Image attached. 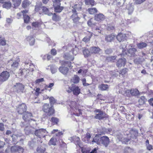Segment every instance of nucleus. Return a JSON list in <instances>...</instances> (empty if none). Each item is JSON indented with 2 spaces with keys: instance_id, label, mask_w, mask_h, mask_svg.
Instances as JSON below:
<instances>
[{
  "instance_id": "32",
  "label": "nucleus",
  "mask_w": 153,
  "mask_h": 153,
  "mask_svg": "<svg viewBox=\"0 0 153 153\" xmlns=\"http://www.w3.org/2000/svg\"><path fill=\"white\" fill-rule=\"evenodd\" d=\"M107 85L102 84L99 85L98 86L99 89L101 91H105L108 88Z\"/></svg>"
},
{
  "instance_id": "43",
  "label": "nucleus",
  "mask_w": 153,
  "mask_h": 153,
  "mask_svg": "<svg viewBox=\"0 0 153 153\" xmlns=\"http://www.w3.org/2000/svg\"><path fill=\"white\" fill-rule=\"evenodd\" d=\"M83 53L85 57H88L90 55L91 53L90 51H89L88 49H85L83 50Z\"/></svg>"
},
{
  "instance_id": "25",
  "label": "nucleus",
  "mask_w": 153,
  "mask_h": 153,
  "mask_svg": "<svg viewBox=\"0 0 153 153\" xmlns=\"http://www.w3.org/2000/svg\"><path fill=\"white\" fill-rule=\"evenodd\" d=\"M115 37V36L113 34L106 35L105 36V40L107 42H110L114 39Z\"/></svg>"
},
{
  "instance_id": "47",
  "label": "nucleus",
  "mask_w": 153,
  "mask_h": 153,
  "mask_svg": "<svg viewBox=\"0 0 153 153\" xmlns=\"http://www.w3.org/2000/svg\"><path fill=\"white\" fill-rule=\"evenodd\" d=\"M45 150V149L42 146L38 147L37 149V151L39 153H44Z\"/></svg>"
},
{
  "instance_id": "12",
  "label": "nucleus",
  "mask_w": 153,
  "mask_h": 153,
  "mask_svg": "<svg viewBox=\"0 0 153 153\" xmlns=\"http://www.w3.org/2000/svg\"><path fill=\"white\" fill-rule=\"evenodd\" d=\"M76 103L75 102L72 101L70 102V108L72 109H74H74L76 110L77 111L78 110V111L79 112V113H74V115H75L76 116H79L82 114L81 111L80 109H78V110L76 109Z\"/></svg>"
},
{
  "instance_id": "8",
  "label": "nucleus",
  "mask_w": 153,
  "mask_h": 153,
  "mask_svg": "<svg viewBox=\"0 0 153 153\" xmlns=\"http://www.w3.org/2000/svg\"><path fill=\"white\" fill-rule=\"evenodd\" d=\"M125 92L124 94L125 96H128L130 94L133 96H136L139 94V91L137 89L127 90H125Z\"/></svg>"
},
{
  "instance_id": "26",
  "label": "nucleus",
  "mask_w": 153,
  "mask_h": 153,
  "mask_svg": "<svg viewBox=\"0 0 153 153\" xmlns=\"http://www.w3.org/2000/svg\"><path fill=\"white\" fill-rule=\"evenodd\" d=\"M100 48L98 47H92L90 48V52L91 53H96L99 52Z\"/></svg>"
},
{
  "instance_id": "7",
  "label": "nucleus",
  "mask_w": 153,
  "mask_h": 153,
  "mask_svg": "<svg viewBox=\"0 0 153 153\" xmlns=\"http://www.w3.org/2000/svg\"><path fill=\"white\" fill-rule=\"evenodd\" d=\"M10 76L9 72L7 71H4L0 74V81H5L8 79Z\"/></svg>"
},
{
  "instance_id": "56",
  "label": "nucleus",
  "mask_w": 153,
  "mask_h": 153,
  "mask_svg": "<svg viewBox=\"0 0 153 153\" xmlns=\"http://www.w3.org/2000/svg\"><path fill=\"white\" fill-rule=\"evenodd\" d=\"M44 81V78H42L37 79L35 82L36 84H39L40 83L43 82Z\"/></svg>"
},
{
  "instance_id": "63",
  "label": "nucleus",
  "mask_w": 153,
  "mask_h": 153,
  "mask_svg": "<svg viewBox=\"0 0 153 153\" xmlns=\"http://www.w3.org/2000/svg\"><path fill=\"white\" fill-rule=\"evenodd\" d=\"M130 133L131 134H134V137H136L137 135L138 134L137 132V131H133V130H132L131 131Z\"/></svg>"
},
{
  "instance_id": "6",
  "label": "nucleus",
  "mask_w": 153,
  "mask_h": 153,
  "mask_svg": "<svg viewBox=\"0 0 153 153\" xmlns=\"http://www.w3.org/2000/svg\"><path fill=\"white\" fill-rule=\"evenodd\" d=\"M95 112L98 113L96 114L94 117L96 119L101 120L108 117V116L107 114L100 109H97L95 111Z\"/></svg>"
},
{
  "instance_id": "53",
  "label": "nucleus",
  "mask_w": 153,
  "mask_h": 153,
  "mask_svg": "<svg viewBox=\"0 0 153 153\" xmlns=\"http://www.w3.org/2000/svg\"><path fill=\"white\" fill-rule=\"evenodd\" d=\"M6 43V41L4 39L0 38V45L4 46Z\"/></svg>"
},
{
  "instance_id": "2",
  "label": "nucleus",
  "mask_w": 153,
  "mask_h": 153,
  "mask_svg": "<svg viewBox=\"0 0 153 153\" xmlns=\"http://www.w3.org/2000/svg\"><path fill=\"white\" fill-rule=\"evenodd\" d=\"M82 3L80 2V3L75 4L72 7L73 8L72 10L73 14L71 15V18L75 23L77 24L80 19L76 13V10H81L82 9Z\"/></svg>"
},
{
  "instance_id": "1",
  "label": "nucleus",
  "mask_w": 153,
  "mask_h": 153,
  "mask_svg": "<svg viewBox=\"0 0 153 153\" xmlns=\"http://www.w3.org/2000/svg\"><path fill=\"white\" fill-rule=\"evenodd\" d=\"M25 130L27 133H34L37 137L40 138L44 137L47 135L48 133L45 129L40 128L36 129L31 126H25Z\"/></svg>"
},
{
  "instance_id": "21",
  "label": "nucleus",
  "mask_w": 153,
  "mask_h": 153,
  "mask_svg": "<svg viewBox=\"0 0 153 153\" xmlns=\"http://www.w3.org/2000/svg\"><path fill=\"white\" fill-rule=\"evenodd\" d=\"M101 137L99 135H96L93 138L92 142L95 143L97 144H100L101 143Z\"/></svg>"
},
{
  "instance_id": "37",
  "label": "nucleus",
  "mask_w": 153,
  "mask_h": 153,
  "mask_svg": "<svg viewBox=\"0 0 153 153\" xmlns=\"http://www.w3.org/2000/svg\"><path fill=\"white\" fill-rule=\"evenodd\" d=\"M88 11L91 14H93L97 12V10L95 8L91 7L89 8L88 10Z\"/></svg>"
},
{
  "instance_id": "11",
  "label": "nucleus",
  "mask_w": 153,
  "mask_h": 153,
  "mask_svg": "<svg viewBox=\"0 0 153 153\" xmlns=\"http://www.w3.org/2000/svg\"><path fill=\"white\" fill-rule=\"evenodd\" d=\"M32 116V114L31 113L29 112H26L25 114L23 115V119L25 120V122H22L21 126L22 127L25 126V124L27 121H29V118Z\"/></svg>"
},
{
  "instance_id": "10",
  "label": "nucleus",
  "mask_w": 153,
  "mask_h": 153,
  "mask_svg": "<svg viewBox=\"0 0 153 153\" xmlns=\"http://www.w3.org/2000/svg\"><path fill=\"white\" fill-rule=\"evenodd\" d=\"M23 150L24 149L22 147L18 146H13L10 148V151L12 153L22 152Z\"/></svg>"
},
{
  "instance_id": "58",
  "label": "nucleus",
  "mask_w": 153,
  "mask_h": 153,
  "mask_svg": "<svg viewBox=\"0 0 153 153\" xmlns=\"http://www.w3.org/2000/svg\"><path fill=\"white\" fill-rule=\"evenodd\" d=\"M83 85L84 86H87L89 85V84L86 83V80L85 78H83L82 79Z\"/></svg>"
},
{
  "instance_id": "46",
  "label": "nucleus",
  "mask_w": 153,
  "mask_h": 153,
  "mask_svg": "<svg viewBox=\"0 0 153 153\" xmlns=\"http://www.w3.org/2000/svg\"><path fill=\"white\" fill-rule=\"evenodd\" d=\"M117 58L116 56H108L107 57L106 60L108 62H114V60H115Z\"/></svg>"
},
{
  "instance_id": "50",
  "label": "nucleus",
  "mask_w": 153,
  "mask_h": 153,
  "mask_svg": "<svg viewBox=\"0 0 153 153\" xmlns=\"http://www.w3.org/2000/svg\"><path fill=\"white\" fill-rule=\"evenodd\" d=\"M49 100L51 105H52L53 104L56 102V100L52 97H50L49 99Z\"/></svg>"
},
{
  "instance_id": "28",
  "label": "nucleus",
  "mask_w": 153,
  "mask_h": 153,
  "mask_svg": "<svg viewBox=\"0 0 153 153\" xmlns=\"http://www.w3.org/2000/svg\"><path fill=\"white\" fill-rule=\"evenodd\" d=\"M27 40L29 42L30 45H34L35 42L34 38L31 36H29L27 38Z\"/></svg>"
},
{
  "instance_id": "39",
  "label": "nucleus",
  "mask_w": 153,
  "mask_h": 153,
  "mask_svg": "<svg viewBox=\"0 0 153 153\" xmlns=\"http://www.w3.org/2000/svg\"><path fill=\"white\" fill-rule=\"evenodd\" d=\"M52 19L55 21H58L60 20V18L59 16L56 15L55 13L52 14Z\"/></svg>"
},
{
  "instance_id": "19",
  "label": "nucleus",
  "mask_w": 153,
  "mask_h": 153,
  "mask_svg": "<svg viewBox=\"0 0 153 153\" xmlns=\"http://www.w3.org/2000/svg\"><path fill=\"white\" fill-rule=\"evenodd\" d=\"M72 91L74 94L76 95H78L80 93V89L77 86L72 87Z\"/></svg>"
},
{
  "instance_id": "31",
  "label": "nucleus",
  "mask_w": 153,
  "mask_h": 153,
  "mask_svg": "<svg viewBox=\"0 0 153 153\" xmlns=\"http://www.w3.org/2000/svg\"><path fill=\"white\" fill-rule=\"evenodd\" d=\"M137 48L139 49H142L145 48L147 46V44L144 42H141L137 44Z\"/></svg>"
},
{
  "instance_id": "20",
  "label": "nucleus",
  "mask_w": 153,
  "mask_h": 153,
  "mask_svg": "<svg viewBox=\"0 0 153 153\" xmlns=\"http://www.w3.org/2000/svg\"><path fill=\"white\" fill-rule=\"evenodd\" d=\"M62 66L60 67L59 69V71L64 75H66L67 74L69 69L67 67H64Z\"/></svg>"
},
{
  "instance_id": "62",
  "label": "nucleus",
  "mask_w": 153,
  "mask_h": 153,
  "mask_svg": "<svg viewBox=\"0 0 153 153\" xmlns=\"http://www.w3.org/2000/svg\"><path fill=\"white\" fill-rule=\"evenodd\" d=\"M105 53L106 54H110L112 52V50L110 48L107 49L105 50Z\"/></svg>"
},
{
  "instance_id": "24",
  "label": "nucleus",
  "mask_w": 153,
  "mask_h": 153,
  "mask_svg": "<svg viewBox=\"0 0 153 153\" xmlns=\"http://www.w3.org/2000/svg\"><path fill=\"white\" fill-rule=\"evenodd\" d=\"M79 81V76L76 75H74L71 79V82L75 84L78 83Z\"/></svg>"
},
{
  "instance_id": "55",
  "label": "nucleus",
  "mask_w": 153,
  "mask_h": 153,
  "mask_svg": "<svg viewBox=\"0 0 153 153\" xmlns=\"http://www.w3.org/2000/svg\"><path fill=\"white\" fill-rule=\"evenodd\" d=\"M44 91V89L41 90L39 88H37L36 90L35 94L38 95L39 93H41Z\"/></svg>"
},
{
  "instance_id": "17",
  "label": "nucleus",
  "mask_w": 153,
  "mask_h": 153,
  "mask_svg": "<svg viewBox=\"0 0 153 153\" xmlns=\"http://www.w3.org/2000/svg\"><path fill=\"white\" fill-rule=\"evenodd\" d=\"M70 139L71 142H74L76 145H78L79 147L81 148V147L79 145L80 140L79 137L76 136H74L71 137Z\"/></svg>"
},
{
  "instance_id": "44",
  "label": "nucleus",
  "mask_w": 153,
  "mask_h": 153,
  "mask_svg": "<svg viewBox=\"0 0 153 153\" xmlns=\"http://www.w3.org/2000/svg\"><path fill=\"white\" fill-rule=\"evenodd\" d=\"M133 149L129 147H126L124 150V153H132L133 152Z\"/></svg>"
},
{
  "instance_id": "59",
  "label": "nucleus",
  "mask_w": 153,
  "mask_h": 153,
  "mask_svg": "<svg viewBox=\"0 0 153 153\" xmlns=\"http://www.w3.org/2000/svg\"><path fill=\"white\" fill-rule=\"evenodd\" d=\"M41 8V4H39V5H37L35 6V10L36 12H38L40 10Z\"/></svg>"
},
{
  "instance_id": "18",
  "label": "nucleus",
  "mask_w": 153,
  "mask_h": 153,
  "mask_svg": "<svg viewBox=\"0 0 153 153\" xmlns=\"http://www.w3.org/2000/svg\"><path fill=\"white\" fill-rule=\"evenodd\" d=\"M22 13L23 14L24 16V20L25 22L27 23L29 20L30 18L29 16L26 14L28 13V11L26 10L22 11Z\"/></svg>"
},
{
  "instance_id": "33",
  "label": "nucleus",
  "mask_w": 153,
  "mask_h": 153,
  "mask_svg": "<svg viewBox=\"0 0 153 153\" xmlns=\"http://www.w3.org/2000/svg\"><path fill=\"white\" fill-rule=\"evenodd\" d=\"M13 5L14 7H16L19 6L21 2V0H12Z\"/></svg>"
},
{
  "instance_id": "42",
  "label": "nucleus",
  "mask_w": 153,
  "mask_h": 153,
  "mask_svg": "<svg viewBox=\"0 0 153 153\" xmlns=\"http://www.w3.org/2000/svg\"><path fill=\"white\" fill-rule=\"evenodd\" d=\"M20 61L19 58H18L16 61L13 62V64L11 65L12 67L14 68H16L19 65V62Z\"/></svg>"
},
{
  "instance_id": "9",
  "label": "nucleus",
  "mask_w": 153,
  "mask_h": 153,
  "mask_svg": "<svg viewBox=\"0 0 153 153\" xmlns=\"http://www.w3.org/2000/svg\"><path fill=\"white\" fill-rule=\"evenodd\" d=\"M27 109V107L25 104L23 103L20 104L17 108L18 112L20 114L25 112Z\"/></svg>"
},
{
  "instance_id": "52",
  "label": "nucleus",
  "mask_w": 153,
  "mask_h": 153,
  "mask_svg": "<svg viewBox=\"0 0 153 153\" xmlns=\"http://www.w3.org/2000/svg\"><path fill=\"white\" fill-rule=\"evenodd\" d=\"M91 137V136L90 134L89 133H87L85 137V141H88L90 139Z\"/></svg>"
},
{
  "instance_id": "45",
  "label": "nucleus",
  "mask_w": 153,
  "mask_h": 153,
  "mask_svg": "<svg viewBox=\"0 0 153 153\" xmlns=\"http://www.w3.org/2000/svg\"><path fill=\"white\" fill-rule=\"evenodd\" d=\"M11 6V3L10 2H5L3 5V7L4 8H5L6 9H8L10 8Z\"/></svg>"
},
{
  "instance_id": "64",
  "label": "nucleus",
  "mask_w": 153,
  "mask_h": 153,
  "mask_svg": "<svg viewBox=\"0 0 153 153\" xmlns=\"http://www.w3.org/2000/svg\"><path fill=\"white\" fill-rule=\"evenodd\" d=\"M149 102L151 105L153 106V98H151L149 100Z\"/></svg>"
},
{
  "instance_id": "16",
  "label": "nucleus",
  "mask_w": 153,
  "mask_h": 153,
  "mask_svg": "<svg viewBox=\"0 0 153 153\" xmlns=\"http://www.w3.org/2000/svg\"><path fill=\"white\" fill-rule=\"evenodd\" d=\"M101 143L106 146L109 144L110 140L108 137L106 136H103L101 137Z\"/></svg>"
},
{
  "instance_id": "29",
  "label": "nucleus",
  "mask_w": 153,
  "mask_h": 153,
  "mask_svg": "<svg viewBox=\"0 0 153 153\" xmlns=\"http://www.w3.org/2000/svg\"><path fill=\"white\" fill-rule=\"evenodd\" d=\"M136 51L137 50L135 48H130L128 50V56H134Z\"/></svg>"
},
{
  "instance_id": "41",
  "label": "nucleus",
  "mask_w": 153,
  "mask_h": 153,
  "mask_svg": "<svg viewBox=\"0 0 153 153\" xmlns=\"http://www.w3.org/2000/svg\"><path fill=\"white\" fill-rule=\"evenodd\" d=\"M126 0H113V2L115 1L117 2V5L118 6H122L124 4Z\"/></svg>"
},
{
  "instance_id": "13",
  "label": "nucleus",
  "mask_w": 153,
  "mask_h": 153,
  "mask_svg": "<svg viewBox=\"0 0 153 153\" xmlns=\"http://www.w3.org/2000/svg\"><path fill=\"white\" fill-rule=\"evenodd\" d=\"M16 90L18 93L22 92L24 89L25 86L20 83H17L14 85Z\"/></svg>"
},
{
  "instance_id": "54",
  "label": "nucleus",
  "mask_w": 153,
  "mask_h": 153,
  "mask_svg": "<svg viewBox=\"0 0 153 153\" xmlns=\"http://www.w3.org/2000/svg\"><path fill=\"white\" fill-rule=\"evenodd\" d=\"M51 72L52 74L56 73L57 71V68L54 66H52L51 68Z\"/></svg>"
},
{
  "instance_id": "14",
  "label": "nucleus",
  "mask_w": 153,
  "mask_h": 153,
  "mask_svg": "<svg viewBox=\"0 0 153 153\" xmlns=\"http://www.w3.org/2000/svg\"><path fill=\"white\" fill-rule=\"evenodd\" d=\"M126 60L125 59H120L117 62V66L118 67H121L122 66H124L126 62Z\"/></svg>"
},
{
  "instance_id": "27",
  "label": "nucleus",
  "mask_w": 153,
  "mask_h": 153,
  "mask_svg": "<svg viewBox=\"0 0 153 153\" xmlns=\"http://www.w3.org/2000/svg\"><path fill=\"white\" fill-rule=\"evenodd\" d=\"M104 18V15L101 13L96 15L95 17V20L97 21L103 20Z\"/></svg>"
},
{
  "instance_id": "36",
  "label": "nucleus",
  "mask_w": 153,
  "mask_h": 153,
  "mask_svg": "<svg viewBox=\"0 0 153 153\" xmlns=\"http://www.w3.org/2000/svg\"><path fill=\"white\" fill-rule=\"evenodd\" d=\"M85 3L86 5L93 6L94 5L95 1L94 0H85Z\"/></svg>"
},
{
  "instance_id": "49",
  "label": "nucleus",
  "mask_w": 153,
  "mask_h": 153,
  "mask_svg": "<svg viewBox=\"0 0 153 153\" xmlns=\"http://www.w3.org/2000/svg\"><path fill=\"white\" fill-rule=\"evenodd\" d=\"M51 120V121L53 124V125L57 124L59 121V120L58 119L55 117H52Z\"/></svg>"
},
{
  "instance_id": "34",
  "label": "nucleus",
  "mask_w": 153,
  "mask_h": 153,
  "mask_svg": "<svg viewBox=\"0 0 153 153\" xmlns=\"http://www.w3.org/2000/svg\"><path fill=\"white\" fill-rule=\"evenodd\" d=\"M43 12L44 14L48 15V16H51L52 14V13H49L48 9L46 7H43L42 8Z\"/></svg>"
},
{
  "instance_id": "23",
  "label": "nucleus",
  "mask_w": 153,
  "mask_h": 153,
  "mask_svg": "<svg viewBox=\"0 0 153 153\" xmlns=\"http://www.w3.org/2000/svg\"><path fill=\"white\" fill-rule=\"evenodd\" d=\"M25 68L28 70H30V69L29 68H32L33 66V65L32 64V63L30 61V60L26 61L25 62Z\"/></svg>"
},
{
  "instance_id": "57",
  "label": "nucleus",
  "mask_w": 153,
  "mask_h": 153,
  "mask_svg": "<svg viewBox=\"0 0 153 153\" xmlns=\"http://www.w3.org/2000/svg\"><path fill=\"white\" fill-rule=\"evenodd\" d=\"M127 69L126 68L123 69L122 70L120 71L119 72L120 74L124 75L126 73Z\"/></svg>"
},
{
  "instance_id": "3",
  "label": "nucleus",
  "mask_w": 153,
  "mask_h": 153,
  "mask_svg": "<svg viewBox=\"0 0 153 153\" xmlns=\"http://www.w3.org/2000/svg\"><path fill=\"white\" fill-rule=\"evenodd\" d=\"M78 49L75 46V48L69 52L67 53L64 56V58L73 61L74 59V56L78 53Z\"/></svg>"
},
{
  "instance_id": "51",
  "label": "nucleus",
  "mask_w": 153,
  "mask_h": 153,
  "mask_svg": "<svg viewBox=\"0 0 153 153\" xmlns=\"http://www.w3.org/2000/svg\"><path fill=\"white\" fill-rule=\"evenodd\" d=\"M40 25V23L38 22H33L32 23V26L33 27L36 28L37 27Z\"/></svg>"
},
{
  "instance_id": "35",
  "label": "nucleus",
  "mask_w": 153,
  "mask_h": 153,
  "mask_svg": "<svg viewBox=\"0 0 153 153\" xmlns=\"http://www.w3.org/2000/svg\"><path fill=\"white\" fill-rule=\"evenodd\" d=\"M93 33H89V34L88 36L85 37L82 39L83 41L85 42H89L90 39L92 36Z\"/></svg>"
},
{
  "instance_id": "61",
  "label": "nucleus",
  "mask_w": 153,
  "mask_h": 153,
  "mask_svg": "<svg viewBox=\"0 0 153 153\" xmlns=\"http://www.w3.org/2000/svg\"><path fill=\"white\" fill-rule=\"evenodd\" d=\"M66 90L68 93H71L72 91V87L70 88L68 86H67L66 88Z\"/></svg>"
},
{
  "instance_id": "48",
  "label": "nucleus",
  "mask_w": 153,
  "mask_h": 153,
  "mask_svg": "<svg viewBox=\"0 0 153 153\" xmlns=\"http://www.w3.org/2000/svg\"><path fill=\"white\" fill-rule=\"evenodd\" d=\"M56 140L55 139L52 138L50 140L48 144L50 145H56Z\"/></svg>"
},
{
  "instance_id": "4",
  "label": "nucleus",
  "mask_w": 153,
  "mask_h": 153,
  "mask_svg": "<svg viewBox=\"0 0 153 153\" xmlns=\"http://www.w3.org/2000/svg\"><path fill=\"white\" fill-rule=\"evenodd\" d=\"M43 110L45 112L48 113V115L49 116H51L54 113V110L52 106H50L49 104H45L43 106Z\"/></svg>"
},
{
  "instance_id": "22",
  "label": "nucleus",
  "mask_w": 153,
  "mask_h": 153,
  "mask_svg": "<svg viewBox=\"0 0 153 153\" xmlns=\"http://www.w3.org/2000/svg\"><path fill=\"white\" fill-rule=\"evenodd\" d=\"M126 37L125 34L119 33L117 36V39L119 42L123 41Z\"/></svg>"
},
{
  "instance_id": "30",
  "label": "nucleus",
  "mask_w": 153,
  "mask_h": 153,
  "mask_svg": "<svg viewBox=\"0 0 153 153\" xmlns=\"http://www.w3.org/2000/svg\"><path fill=\"white\" fill-rule=\"evenodd\" d=\"M60 62L62 66H68L70 68H72V67H71V62H70L62 61Z\"/></svg>"
},
{
  "instance_id": "5",
  "label": "nucleus",
  "mask_w": 153,
  "mask_h": 153,
  "mask_svg": "<svg viewBox=\"0 0 153 153\" xmlns=\"http://www.w3.org/2000/svg\"><path fill=\"white\" fill-rule=\"evenodd\" d=\"M60 0H55L53 1V5L55 12H61L63 9V7L60 6Z\"/></svg>"
},
{
  "instance_id": "15",
  "label": "nucleus",
  "mask_w": 153,
  "mask_h": 153,
  "mask_svg": "<svg viewBox=\"0 0 153 153\" xmlns=\"http://www.w3.org/2000/svg\"><path fill=\"white\" fill-rule=\"evenodd\" d=\"M29 71L30 70H28L25 68L22 69H20L18 74V76H19H19H22L24 75H25V76H26L28 75Z\"/></svg>"
},
{
  "instance_id": "38",
  "label": "nucleus",
  "mask_w": 153,
  "mask_h": 153,
  "mask_svg": "<svg viewBox=\"0 0 153 153\" xmlns=\"http://www.w3.org/2000/svg\"><path fill=\"white\" fill-rule=\"evenodd\" d=\"M31 4L28 0H25L22 2V5L23 8H25Z\"/></svg>"
},
{
  "instance_id": "40",
  "label": "nucleus",
  "mask_w": 153,
  "mask_h": 153,
  "mask_svg": "<svg viewBox=\"0 0 153 153\" xmlns=\"http://www.w3.org/2000/svg\"><path fill=\"white\" fill-rule=\"evenodd\" d=\"M126 8L128 10V14H131L133 11L134 8L133 6L131 5H128L127 6Z\"/></svg>"
},
{
  "instance_id": "60",
  "label": "nucleus",
  "mask_w": 153,
  "mask_h": 153,
  "mask_svg": "<svg viewBox=\"0 0 153 153\" xmlns=\"http://www.w3.org/2000/svg\"><path fill=\"white\" fill-rule=\"evenodd\" d=\"M57 53L56 50L54 48L52 49L51 51V54L53 56L55 55Z\"/></svg>"
}]
</instances>
